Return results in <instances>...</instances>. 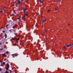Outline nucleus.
Segmentation results:
<instances>
[{
  "label": "nucleus",
  "mask_w": 73,
  "mask_h": 73,
  "mask_svg": "<svg viewBox=\"0 0 73 73\" xmlns=\"http://www.w3.org/2000/svg\"><path fill=\"white\" fill-rule=\"evenodd\" d=\"M9 32H11V30H9Z\"/></svg>",
  "instance_id": "72a5a7b5"
},
{
  "label": "nucleus",
  "mask_w": 73,
  "mask_h": 73,
  "mask_svg": "<svg viewBox=\"0 0 73 73\" xmlns=\"http://www.w3.org/2000/svg\"><path fill=\"white\" fill-rule=\"evenodd\" d=\"M59 1V2H61V0H60Z\"/></svg>",
  "instance_id": "4c0bfd02"
},
{
  "label": "nucleus",
  "mask_w": 73,
  "mask_h": 73,
  "mask_svg": "<svg viewBox=\"0 0 73 73\" xmlns=\"http://www.w3.org/2000/svg\"><path fill=\"white\" fill-rule=\"evenodd\" d=\"M27 10V9H25V10H23L24 13H25V11H26Z\"/></svg>",
  "instance_id": "6e6552de"
},
{
  "label": "nucleus",
  "mask_w": 73,
  "mask_h": 73,
  "mask_svg": "<svg viewBox=\"0 0 73 73\" xmlns=\"http://www.w3.org/2000/svg\"><path fill=\"white\" fill-rule=\"evenodd\" d=\"M55 11H57V9H55Z\"/></svg>",
  "instance_id": "aec40b11"
},
{
  "label": "nucleus",
  "mask_w": 73,
  "mask_h": 73,
  "mask_svg": "<svg viewBox=\"0 0 73 73\" xmlns=\"http://www.w3.org/2000/svg\"><path fill=\"white\" fill-rule=\"evenodd\" d=\"M13 45H14V46H16V44H13Z\"/></svg>",
  "instance_id": "c85d7f7f"
},
{
  "label": "nucleus",
  "mask_w": 73,
  "mask_h": 73,
  "mask_svg": "<svg viewBox=\"0 0 73 73\" xmlns=\"http://www.w3.org/2000/svg\"><path fill=\"white\" fill-rule=\"evenodd\" d=\"M21 3V2H20V1H18V5H19Z\"/></svg>",
  "instance_id": "7ed1b4c3"
},
{
  "label": "nucleus",
  "mask_w": 73,
  "mask_h": 73,
  "mask_svg": "<svg viewBox=\"0 0 73 73\" xmlns=\"http://www.w3.org/2000/svg\"><path fill=\"white\" fill-rule=\"evenodd\" d=\"M42 17H42V16H41Z\"/></svg>",
  "instance_id": "de8ad7c7"
},
{
  "label": "nucleus",
  "mask_w": 73,
  "mask_h": 73,
  "mask_svg": "<svg viewBox=\"0 0 73 73\" xmlns=\"http://www.w3.org/2000/svg\"><path fill=\"white\" fill-rule=\"evenodd\" d=\"M4 28V27H3L2 28Z\"/></svg>",
  "instance_id": "79ce46f5"
},
{
  "label": "nucleus",
  "mask_w": 73,
  "mask_h": 73,
  "mask_svg": "<svg viewBox=\"0 0 73 73\" xmlns=\"http://www.w3.org/2000/svg\"><path fill=\"white\" fill-rule=\"evenodd\" d=\"M1 38L2 39H3V37L1 36Z\"/></svg>",
  "instance_id": "bb28decb"
},
{
  "label": "nucleus",
  "mask_w": 73,
  "mask_h": 73,
  "mask_svg": "<svg viewBox=\"0 0 73 73\" xmlns=\"http://www.w3.org/2000/svg\"><path fill=\"white\" fill-rule=\"evenodd\" d=\"M72 45H73V44H72Z\"/></svg>",
  "instance_id": "49530a36"
},
{
  "label": "nucleus",
  "mask_w": 73,
  "mask_h": 73,
  "mask_svg": "<svg viewBox=\"0 0 73 73\" xmlns=\"http://www.w3.org/2000/svg\"><path fill=\"white\" fill-rule=\"evenodd\" d=\"M52 44H53V45H54V43H53Z\"/></svg>",
  "instance_id": "37998d69"
},
{
  "label": "nucleus",
  "mask_w": 73,
  "mask_h": 73,
  "mask_svg": "<svg viewBox=\"0 0 73 73\" xmlns=\"http://www.w3.org/2000/svg\"><path fill=\"white\" fill-rule=\"evenodd\" d=\"M64 49H65V48H66V47H64Z\"/></svg>",
  "instance_id": "c9c22d12"
},
{
  "label": "nucleus",
  "mask_w": 73,
  "mask_h": 73,
  "mask_svg": "<svg viewBox=\"0 0 73 73\" xmlns=\"http://www.w3.org/2000/svg\"><path fill=\"white\" fill-rule=\"evenodd\" d=\"M7 68H9V65L8 64V65H7Z\"/></svg>",
  "instance_id": "ddd939ff"
},
{
  "label": "nucleus",
  "mask_w": 73,
  "mask_h": 73,
  "mask_svg": "<svg viewBox=\"0 0 73 73\" xmlns=\"http://www.w3.org/2000/svg\"><path fill=\"white\" fill-rule=\"evenodd\" d=\"M11 16H14V14H11Z\"/></svg>",
  "instance_id": "b1692460"
},
{
  "label": "nucleus",
  "mask_w": 73,
  "mask_h": 73,
  "mask_svg": "<svg viewBox=\"0 0 73 73\" xmlns=\"http://www.w3.org/2000/svg\"><path fill=\"white\" fill-rule=\"evenodd\" d=\"M50 10H49L48 11V12H50Z\"/></svg>",
  "instance_id": "4be33fe9"
},
{
  "label": "nucleus",
  "mask_w": 73,
  "mask_h": 73,
  "mask_svg": "<svg viewBox=\"0 0 73 73\" xmlns=\"http://www.w3.org/2000/svg\"><path fill=\"white\" fill-rule=\"evenodd\" d=\"M5 31H2L3 33H5Z\"/></svg>",
  "instance_id": "f3484780"
},
{
  "label": "nucleus",
  "mask_w": 73,
  "mask_h": 73,
  "mask_svg": "<svg viewBox=\"0 0 73 73\" xmlns=\"http://www.w3.org/2000/svg\"><path fill=\"white\" fill-rule=\"evenodd\" d=\"M7 52H8L7 51L6 52V53H7Z\"/></svg>",
  "instance_id": "a19ab883"
},
{
  "label": "nucleus",
  "mask_w": 73,
  "mask_h": 73,
  "mask_svg": "<svg viewBox=\"0 0 73 73\" xmlns=\"http://www.w3.org/2000/svg\"><path fill=\"white\" fill-rule=\"evenodd\" d=\"M5 38H7V34H5Z\"/></svg>",
  "instance_id": "1a4fd4ad"
},
{
  "label": "nucleus",
  "mask_w": 73,
  "mask_h": 73,
  "mask_svg": "<svg viewBox=\"0 0 73 73\" xmlns=\"http://www.w3.org/2000/svg\"><path fill=\"white\" fill-rule=\"evenodd\" d=\"M17 40H20V38H18L17 39Z\"/></svg>",
  "instance_id": "412c9836"
},
{
  "label": "nucleus",
  "mask_w": 73,
  "mask_h": 73,
  "mask_svg": "<svg viewBox=\"0 0 73 73\" xmlns=\"http://www.w3.org/2000/svg\"><path fill=\"white\" fill-rule=\"evenodd\" d=\"M1 50H3V48H1Z\"/></svg>",
  "instance_id": "ea45409f"
},
{
  "label": "nucleus",
  "mask_w": 73,
  "mask_h": 73,
  "mask_svg": "<svg viewBox=\"0 0 73 73\" xmlns=\"http://www.w3.org/2000/svg\"><path fill=\"white\" fill-rule=\"evenodd\" d=\"M11 21H10L9 22H11Z\"/></svg>",
  "instance_id": "58836bf2"
},
{
  "label": "nucleus",
  "mask_w": 73,
  "mask_h": 73,
  "mask_svg": "<svg viewBox=\"0 0 73 73\" xmlns=\"http://www.w3.org/2000/svg\"><path fill=\"white\" fill-rule=\"evenodd\" d=\"M14 35H16V36H17V33H14Z\"/></svg>",
  "instance_id": "dca6fc26"
},
{
  "label": "nucleus",
  "mask_w": 73,
  "mask_h": 73,
  "mask_svg": "<svg viewBox=\"0 0 73 73\" xmlns=\"http://www.w3.org/2000/svg\"><path fill=\"white\" fill-rule=\"evenodd\" d=\"M11 26H12V25Z\"/></svg>",
  "instance_id": "8fccbe9b"
},
{
  "label": "nucleus",
  "mask_w": 73,
  "mask_h": 73,
  "mask_svg": "<svg viewBox=\"0 0 73 73\" xmlns=\"http://www.w3.org/2000/svg\"><path fill=\"white\" fill-rule=\"evenodd\" d=\"M3 10H4V11H5V9H3Z\"/></svg>",
  "instance_id": "e433bc0d"
},
{
  "label": "nucleus",
  "mask_w": 73,
  "mask_h": 73,
  "mask_svg": "<svg viewBox=\"0 0 73 73\" xmlns=\"http://www.w3.org/2000/svg\"><path fill=\"white\" fill-rule=\"evenodd\" d=\"M19 21H21V19H20V18H19Z\"/></svg>",
  "instance_id": "cd10ccee"
},
{
  "label": "nucleus",
  "mask_w": 73,
  "mask_h": 73,
  "mask_svg": "<svg viewBox=\"0 0 73 73\" xmlns=\"http://www.w3.org/2000/svg\"><path fill=\"white\" fill-rule=\"evenodd\" d=\"M72 46V44H68L66 46L67 47H70V46Z\"/></svg>",
  "instance_id": "f03ea898"
},
{
  "label": "nucleus",
  "mask_w": 73,
  "mask_h": 73,
  "mask_svg": "<svg viewBox=\"0 0 73 73\" xmlns=\"http://www.w3.org/2000/svg\"><path fill=\"white\" fill-rule=\"evenodd\" d=\"M6 70H9V68H8L7 67H6Z\"/></svg>",
  "instance_id": "f8f14e48"
},
{
  "label": "nucleus",
  "mask_w": 73,
  "mask_h": 73,
  "mask_svg": "<svg viewBox=\"0 0 73 73\" xmlns=\"http://www.w3.org/2000/svg\"><path fill=\"white\" fill-rule=\"evenodd\" d=\"M2 70V69L0 68V71H1Z\"/></svg>",
  "instance_id": "a878e982"
},
{
  "label": "nucleus",
  "mask_w": 73,
  "mask_h": 73,
  "mask_svg": "<svg viewBox=\"0 0 73 73\" xmlns=\"http://www.w3.org/2000/svg\"><path fill=\"white\" fill-rule=\"evenodd\" d=\"M1 43H0V45H1Z\"/></svg>",
  "instance_id": "f704fd0d"
},
{
  "label": "nucleus",
  "mask_w": 73,
  "mask_h": 73,
  "mask_svg": "<svg viewBox=\"0 0 73 73\" xmlns=\"http://www.w3.org/2000/svg\"><path fill=\"white\" fill-rule=\"evenodd\" d=\"M25 16H27L28 15L27 14V13H26V14H25Z\"/></svg>",
  "instance_id": "2eb2a0df"
},
{
  "label": "nucleus",
  "mask_w": 73,
  "mask_h": 73,
  "mask_svg": "<svg viewBox=\"0 0 73 73\" xmlns=\"http://www.w3.org/2000/svg\"><path fill=\"white\" fill-rule=\"evenodd\" d=\"M0 12H1V13H3V11H1Z\"/></svg>",
  "instance_id": "393cba45"
},
{
  "label": "nucleus",
  "mask_w": 73,
  "mask_h": 73,
  "mask_svg": "<svg viewBox=\"0 0 73 73\" xmlns=\"http://www.w3.org/2000/svg\"><path fill=\"white\" fill-rule=\"evenodd\" d=\"M54 2H55V1H54Z\"/></svg>",
  "instance_id": "09e8293b"
},
{
  "label": "nucleus",
  "mask_w": 73,
  "mask_h": 73,
  "mask_svg": "<svg viewBox=\"0 0 73 73\" xmlns=\"http://www.w3.org/2000/svg\"><path fill=\"white\" fill-rule=\"evenodd\" d=\"M26 1V2H28V0H26V1Z\"/></svg>",
  "instance_id": "7c9ffc66"
},
{
  "label": "nucleus",
  "mask_w": 73,
  "mask_h": 73,
  "mask_svg": "<svg viewBox=\"0 0 73 73\" xmlns=\"http://www.w3.org/2000/svg\"><path fill=\"white\" fill-rule=\"evenodd\" d=\"M25 17H22V20H23L24 21L25 20V18H24Z\"/></svg>",
  "instance_id": "20e7f679"
},
{
  "label": "nucleus",
  "mask_w": 73,
  "mask_h": 73,
  "mask_svg": "<svg viewBox=\"0 0 73 73\" xmlns=\"http://www.w3.org/2000/svg\"><path fill=\"white\" fill-rule=\"evenodd\" d=\"M3 73H9V72H8V70H6L5 71V72H4Z\"/></svg>",
  "instance_id": "0eeeda50"
},
{
  "label": "nucleus",
  "mask_w": 73,
  "mask_h": 73,
  "mask_svg": "<svg viewBox=\"0 0 73 73\" xmlns=\"http://www.w3.org/2000/svg\"><path fill=\"white\" fill-rule=\"evenodd\" d=\"M3 8H4V9H5L6 8L5 7H3Z\"/></svg>",
  "instance_id": "2f4dec72"
},
{
  "label": "nucleus",
  "mask_w": 73,
  "mask_h": 73,
  "mask_svg": "<svg viewBox=\"0 0 73 73\" xmlns=\"http://www.w3.org/2000/svg\"><path fill=\"white\" fill-rule=\"evenodd\" d=\"M45 21H46V19H45V20L43 21H42V23H44V22H45Z\"/></svg>",
  "instance_id": "9d476101"
},
{
  "label": "nucleus",
  "mask_w": 73,
  "mask_h": 73,
  "mask_svg": "<svg viewBox=\"0 0 73 73\" xmlns=\"http://www.w3.org/2000/svg\"><path fill=\"white\" fill-rule=\"evenodd\" d=\"M9 24H7V25H6V27H8V26H9Z\"/></svg>",
  "instance_id": "5701e85b"
},
{
  "label": "nucleus",
  "mask_w": 73,
  "mask_h": 73,
  "mask_svg": "<svg viewBox=\"0 0 73 73\" xmlns=\"http://www.w3.org/2000/svg\"><path fill=\"white\" fill-rule=\"evenodd\" d=\"M13 21H15V20L14 19H13Z\"/></svg>",
  "instance_id": "c03bdc74"
},
{
  "label": "nucleus",
  "mask_w": 73,
  "mask_h": 73,
  "mask_svg": "<svg viewBox=\"0 0 73 73\" xmlns=\"http://www.w3.org/2000/svg\"><path fill=\"white\" fill-rule=\"evenodd\" d=\"M12 39L14 40V41H15V38H12Z\"/></svg>",
  "instance_id": "6ab92c4d"
},
{
  "label": "nucleus",
  "mask_w": 73,
  "mask_h": 73,
  "mask_svg": "<svg viewBox=\"0 0 73 73\" xmlns=\"http://www.w3.org/2000/svg\"><path fill=\"white\" fill-rule=\"evenodd\" d=\"M3 65H5V62H3Z\"/></svg>",
  "instance_id": "a211bd4d"
},
{
  "label": "nucleus",
  "mask_w": 73,
  "mask_h": 73,
  "mask_svg": "<svg viewBox=\"0 0 73 73\" xmlns=\"http://www.w3.org/2000/svg\"><path fill=\"white\" fill-rule=\"evenodd\" d=\"M17 26H16V25L14 26L13 27V29H15V28H16V27H17Z\"/></svg>",
  "instance_id": "39448f33"
},
{
  "label": "nucleus",
  "mask_w": 73,
  "mask_h": 73,
  "mask_svg": "<svg viewBox=\"0 0 73 73\" xmlns=\"http://www.w3.org/2000/svg\"><path fill=\"white\" fill-rule=\"evenodd\" d=\"M17 19H20V18L19 17L17 18Z\"/></svg>",
  "instance_id": "c756f323"
},
{
  "label": "nucleus",
  "mask_w": 73,
  "mask_h": 73,
  "mask_svg": "<svg viewBox=\"0 0 73 73\" xmlns=\"http://www.w3.org/2000/svg\"><path fill=\"white\" fill-rule=\"evenodd\" d=\"M68 25L69 26V25H70V24L68 23Z\"/></svg>",
  "instance_id": "473e14b6"
},
{
  "label": "nucleus",
  "mask_w": 73,
  "mask_h": 73,
  "mask_svg": "<svg viewBox=\"0 0 73 73\" xmlns=\"http://www.w3.org/2000/svg\"><path fill=\"white\" fill-rule=\"evenodd\" d=\"M2 55L3 56V57H4V56H5V54H2Z\"/></svg>",
  "instance_id": "9b49d317"
},
{
  "label": "nucleus",
  "mask_w": 73,
  "mask_h": 73,
  "mask_svg": "<svg viewBox=\"0 0 73 73\" xmlns=\"http://www.w3.org/2000/svg\"><path fill=\"white\" fill-rule=\"evenodd\" d=\"M20 45H21V43H20Z\"/></svg>",
  "instance_id": "a18cd8bd"
},
{
  "label": "nucleus",
  "mask_w": 73,
  "mask_h": 73,
  "mask_svg": "<svg viewBox=\"0 0 73 73\" xmlns=\"http://www.w3.org/2000/svg\"><path fill=\"white\" fill-rule=\"evenodd\" d=\"M18 55H19V54L17 53H16V54H12L11 56H15V57H17V56H18Z\"/></svg>",
  "instance_id": "f257e3e1"
},
{
  "label": "nucleus",
  "mask_w": 73,
  "mask_h": 73,
  "mask_svg": "<svg viewBox=\"0 0 73 73\" xmlns=\"http://www.w3.org/2000/svg\"><path fill=\"white\" fill-rule=\"evenodd\" d=\"M45 32L46 33H47V32H48V30H45Z\"/></svg>",
  "instance_id": "4468645a"
},
{
  "label": "nucleus",
  "mask_w": 73,
  "mask_h": 73,
  "mask_svg": "<svg viewBox=\"0 0 73 73\" xmlns=\"http://www.w3.org/2000/svg\"><path fill=\"white\" fill-rule=\"evenodd\" d=\"M39 2L41 3H43V1L42 0H39Z\"/></svg>",
  "instance_id": "423d86ee"
}]
</instances>
